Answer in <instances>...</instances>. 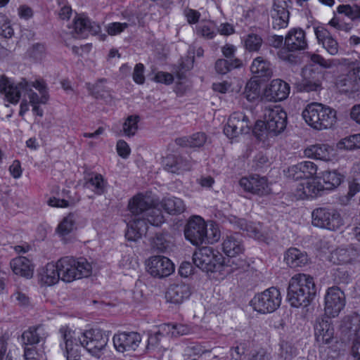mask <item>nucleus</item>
<instances>
[{
    "instance_id": "12",
    "label": "nucleus",
    "mask_w": 360,
    "mask_h": 360,
    "mask_svg": "<svg viewBox=\"0 0 360 360\" xmlns=\"http://www.w3.org/2000/svg\"><path fill=\"white\" fill-rule=\"evenodd\" d=\"M324 300L325 315L328 318L338 316L345 305V294L336 286L327 290Z\"/></svg>"
},
{
    "instance_id": "48",
    "label": "nucleus",
    "mask_w": 360,
    "mask_h": 360,
    "mask_svg": "<svg viewBox=\"0 0 360 360\" xmlns=\"http://www.w3.org/2000/svg\"><path fill=\"white\" fill-rule=\"evenodd\" d=\"M198 35L206 39H212L216 36L215 25L211 22L206 24L199 25L196 27Z\"/></svg>"
},
{
    "instance_id": "17",
    "label": "nucleus",
    "mask_w": 360,
    "mask_h": 360,
    "mask_svg": "<svg viewBox=\"0 0 360 360\" xmlns=\"http://www.w3.org/2000/svg\"><path fill=\"white\" fill-rule=\"evenodd\" d=\"M141 338L138 333H120L113 337V345L120 352L134 351L139 347Z\"/></svg>"
},
{
    "instance_id": "6",
    "label": "nucleus",
    "mask_w": 360,
    "mask_h": 360,
    "mask_svg": "<svg viewBox=\"0 0 360 360\" xmlns=\"http://www.w3.org/2000/svg\"><path fill=\"white\" fill-rule=\"evenodd\" d=\"M184 236L195 246H199L207 240L208 243H213L219 238V233L216 231L213 238L209 240L206 223L199 216H195L188 220L184 228Z\"/></svg>"
},
{
    "instance_id": "30",
    "label": "nucleus",
    "mask_w": 360,
    "mask_h": 360,
    "mask_svg": "<svg viewBox=\"0 0 360 360\" xmlns=\"http://www.w3.org/2000/svg\"><path fill=\"white\" fill-rule=\"evenodd\" d=\"M164 168L171 173H179L188 170L191 168L190 163L181 156L168 155L162 160Z\"/></svg>"
},
{
    "instance_id": "25",
    "label": "nucleus",
    "mask_w": 360,
    "mask_h": 360,
    "mask_svg": "<svg viewBox=\"0 0 360 360\" xmlns=\"http://www.w3.org/2000/svg\"><path fill=\"white\" fill-rule=\"evenodd\" d=\"M74 30L79 37L85 38L89 34H96L101 31L98 24L91 22L87 18L79 15L74 20Z\"/></svg>"
},
{
    "instance_id": "54",
    "label": "nucleus",
    "mask_w": 360,
    "mask_h": 360,
    "mask_svg": "<svg viewBox=\"0 0 360 360\" xmlns=\"http://www.w3.org/2000/svg\"><path fill=\"white\" fill-rule=\"evenodd\" d=\"M30 103L33 105H39V103H46L49 99L48 92H44L41 94V97L38 94L30 89V92L28 95Z\"/></svg>"
},
{
    "instance_id": "10",
    "label": "nucleus",
    "mask_w": 360,
    "mask_h": 360,
    "mask_svg": "<svg viewBox=\"0 0 360 360\" xmlns=\"http://www.w3.org/2000/svg\"><path fill=\"white\" fill-rule=\"evenodd\" d=\"M281 302L280 291L274 287L257 294L251 300L254 309L262 314L274 312L279 307Z\"/></svg>"
},
{
    "instance_id": "31",
    "label": "nucleus",
    "mask_w": 360,
    "mask_h": 360,
    "mask_svg": "<svg viewBox=\"0 0 360 360\" xmlns=\"http://www.w3.org/2000/svg\"><path fill=\"white\" fill-rule=\"evenodd\" d=\"M13 272L18 276L29 278L32 276L33 267L31 262L25 257L20 256L10 262Z\"/></svg>"
},
{
    "instance_id": "37",
    "label": "nucleus",
    "mask_w": 360,
    "mask_h": 360,
    "mask_svg": "<svg viewBox=\"0 0 360 360\" xmlns=\"http://www.w3.org/2000/svg\"><path fill=\"white\" fill-rule=\"evenodd\" d=\"M238 224L240 229L246 231L250 237L259 240H264L265 239L264 233L260 224L247 222L244 219H240Z\"/></svg>"
},
{
    "instance_id": "5",
    "label": "nucleus",
    "mask_w": 360,
    "mask_h": 360,
    "mask_svg": "<svg viewBox=\"0 0 360 360\" xmlns=\"http://www.w3.org/2000/svg\"><path fill=\"white\" fill-rule=\"evenodd\" d=\"M60 279L70 283L76 279L89 276L92 272L91 264L85 258L75 259L65 257L58 261Z\"/></svg>"
},
{
    "instance_id": "35",
    "label": "nucleus",
    "mask_w": 360,
    "mask_h": 360,
    "mask_svg": "<svg viewBox=\"0 0 360 360\" xmlns=\"http://www.w3.org/2000/svg\"><path fill=\"white\" fill-rule=\"evenodd\" d=\"M160 205L169 214H179L186 210L184 201L175 197L163 198Z\"/></svg>"
},
{
    "instance_id": "47",
    "label": "nucleus",
    "mask_w": 360,
    "mask_h": 360,
    "mask_svg": "<svg viewBox=\"0 0 360 360\" xmlns=\"http://www.w3.org/2000/svg\"><path fill=\"white\" fill-rule=\"evenodd\" d=\"M171 244L164 235L156 234L152 241V248L160 252H165L170 249Z\"/></svg>"
},
{
    "instance_id": "38",
    "label": "nucleus",
    "mask_w": 360,
    "mask_h": 360,
    "mask_svg": "<svg viewBox=\"0 0 360 360\" xmlns=\"http://www.w3.org/2000/svg\"><path fill=\"white\" fill-rule=\"evenodd\" d=\"M322 188L324 190H332L341 184L342 176L335 170L325 171L322 174Z\"/></svg>"
},
{
    "instance_id": "64",
    "label": "nucleus",
    "mask_w": 360,
    "mask_h": 360,
    "mask_svg": "<svg viewBox=\"0 0 360 360\" xmlns=\"http://www.w3.org/2000/svg\"><path fill=\"white\" fill-rule=\"evenodd\" d=\"M9 172L13 178L18 179L22 174L20 163L18 160H15L9 167Z\"/></svg>"
},
{
    "instance_id": "22",
    "label": "nucleus",
    "mask_w": 360,
    "mask_h": 360,
    "mask_svg": "<svg viewBox=\"0 0 360 360\" xmlns=\"http://www.w3.org/2000/svg\"><path fill=\"white\" fill-rule=\"evenodd\" d=\"M284 44L288 51L304 50L307 47L305 32L300 28L291 29L285 37Z\"/></svg>"
},
{
    "instance_id": "23",
    "label": "nucleus",
    "mask_w": 360,
    "mask_h": 360,
    "mask_svg": "<svg viewBox=\"0 0 360 360\" xmlns=\"http://www.w3.org/2000/svg\"><path fill=\"white\" fill-rule=\"evenodd\" d=\"M290 86L285 82L276 79L271 81L266 89L264 96L266 99L274 101H281L285 99L290 94Z\"/></svg>"
},
{
    "instance_id": "19",
    "label": "nucleus",
    "mask_w": 360,
    "mask_h": 360,
    "mask_svg": "<svg viewBox=\"0 0 360 360\" xmlns=\"http://www.w3.org/2000/svg\"><path fill=\"white\" fill-rule=\"evenodd\" d=\"M302 79L297 84V88L301 91H317L321 87L320 73L311 65L302 68Z\"/></svg>"
},
{
    "instance_id": "24",
    "label": "nucleus",
    "mask_w": 360,
    "mask_h": 360,
    "mask_svg": "<svg viewBox=\"0 0 360 360\" xmlns=\"http://www.w3.org/2000/svg\"><path fill=\"white\" fill-rule=\"evenodd\" d=\"M222 250L231 258L243 253L245 248L241 236L238 233L226 236L222 243Z\"/></svg>"
},
{
    "instance_id": "50",
    "label": "nucleus",
    "mask_w": 360,
    "mask_h": 360,
    "mask_svg": "<svg viewBox=\"0 0 360 360\" xmlns=\"http://www.w3.org/2000/svg\"><path fill=\"white\" fill-rule=\"evenodd\" d=\"M303 179L313 177L317 172V165L311 161H304L299 163Z\"/></svg>"
},
{
    "instance_id": "55",
    "label": "nucleus",
    "mask_w": 360,
    "mask_h": 360,
    "mask_svg": "<svg viewBox=\"0 0 360 360\" xmlns=\"http://www.w3.org/2000/svg\"><path fill=\"white\" fill-rule=\"evenodd\" d=\"M144 65L142 63H138L135 65L133 72V79L138 84H142L145 82Z\"/></svg>"
},
{
    "instance_id": "51",
    "label": "nucleus",
    "mask_w": 360,
    "mask_h": 360,
    "mask_svg": "<svg viewBox=\"0 0 360 360\" xmlns=\"http://www.w3.org/2000/svg\"><path fill=\"white\" fill-rule=\"evenodd\" d=\"M339 13H344L352 20L360 18V7L356 5H340L338 7Z\"/></svg>"
},
{
    "instance_id": "1",
    "label": "nucleus",
    "mask_w": 360,
    "mask_h": 360,
    "mask_svg": "<svg viewBox=\"0 0 360 360\" xmlns=\"http://www.w3.org/2000/svg\"><path fill=\"white\" fill-rule=\"evenodd\" d=\"M128 208L131 213L125 233L128 240L136 241L141 238L146 233L148 224L159 226L165 222L161 210L153 206L151 198L142 193L130 199Z\"/></svg>"
},
{
    "instance_id": "39",
    "label": "nucleus",
    "mask_w": 360,
    "mask_h": 360,
    "mask_svg": "<svg viewBox=\"0 0 360 360\" xmlns=\"http://www.w3.org/2000/svg\"><path fill=\"white\" fill-rule=\"evenodd\" d=\"M300 190L302 191L304 197L313 198L319 195L320 192L324 190L321 184L315 180H309L300 184Z\"/></svg>"
},
{
    "instance_id": "57",
    "label": "nucleus",
    "mask_w": 360,
    "mask_h": 360,
    "mask_svg": "<svg viewBox=\"0 0 360 360\" xmlns=\"http://www.w3.org/2000/svg\"><path fill=\"white\" fill-rule=\"evenodd\" d=\"M284 173L289 179L295 180L303 179L299 163L289 167L286 170H284Z\"/></svg>"
},
{
    "instance_id": "41",
    "label": "nucleus",
    "mask_w": 360,
    "mask_h": 360,
    "mask_svg": "<svg viewBox=\"0 0 360 360\" xmlns=\"http://www.w3.org/2000/svg\"><path fill=\"white\" fill-rule=\"evenodd\" d=\"M77 216L75 213H70L65 217L58 224L56 231L60 236H65L70 233L75 226Z\"/></svg>"
},
{
    "instance_id": "62",
    "label": "nucleus",
    "mask_w": 360,
    "mask_h": 360,
    "mask_svg": "<svg viewBox=\"0 0 360 360\" xmlns=\"http://www.w3.org/2000/svg\"><path fill=\"white\" fill-rule=\"evenodd\" d=\"M184 14L189 24L196 23L198 21L200 16V13L198 11L193 9L185 10Z\"/></svg>"
},
{
    "instance_id": "7",
    "label": "nucleus",
    "mask_w": 360,
    "mask_h": 360,
    "mask_svg": "<svg viewBox=\"0 0 360 360\" xmlns=\"http://www.w3.org/2000/svg\"><path fill=\"white\" fill-rule=\"evenodd\" d=\"M194 264L205 272H214L220 270L224 258L221 254L211 247H202L193 255Z\"/></svg>"
},
{
    "instance_id": "20",
    "label": "nucleus",
    "mask_w": 360,
    "mask_h": 360,
    "mask_svg": "<svg viewBox=\"0 0 360 360\" xmlns=\"http://www.w3.org/2000/svg\"><path fill=\"white\" fill-rule=\"evenodd\" d=\"M285 0H275L271 12L273 28L280 30L288 25L290 13Z\"/></svg>"
},
{
    "instance_id": "13",
    "label": "nucleus",
    "mask_w": 360,
    "mask_h": 360,
    "mask_svg": "<svg viewBox=\"0 0 360 360\" xmlns=\"http://www.w3.org/2000/svg\"><path fill=\"white\" fill-rule=\"evenodd\" d=\"M146 269L153 277L162 278L172 274L174 271V266L166 257L153 256L147 261Z\"/></svg>"
},
{
    "instance_id": "44",
    "label": "nucleus",
    "mask_w": 360,
    "mask_h": 360,
    "mask_svg": "<svg viewBox=\"0 0 360 360\" xmlns=\"http://www.w3.org/2000/svg\"><path fill=\"white\" fill-rule=\"evenodd\" d=\"M262 42V37L254 33L248 34L243 39L244 46L249 51H259Z\"/></svg>"
},
{
    "instance_id": "61",
    "label": "nucleus",
    "mask_w": 360,
    "mask_h": 360,
    "mask_svg": "<svg viewBox=\"0 0 360 360\" xmlns=\"http://www.w3.org/2000/svg\"><path fill=\"white\" fill-rule=\"evenodd\" d=\"M117 151L120 156L127 158L130 154V148L124 140H119L117 143Z\"/></svg>"
},
{
    "instance_id": "33",
    "label": "nucleus",
    "mask_w": 360,
    "mask_h": 360,
    "mask_svg": "<svg viewBox=\"0 0 360 360\" xmlns=\"http://www.w3.org/2000/svg\"><path fill=\"white\" fill-rule=\"evenodd\" d=\"M284 259L291 268L302 267L308 263L307 255L295 248H290L285 252Z\"/></svg>"
},
{
    "instance_id": "3",
    "label": "nucleus",
    "mask_w": 360,
    "mask_h": 360,
    "mask_svg": "<svg viewBox=\"0 0 360 360\" xmlns=\"http://www.w3.org/2000/svg\"><path fill=\"white\" fill-rule=\"evenodd\" d=\"M302 115L309 126L319 131L331 129L337 122L336 111L320 103L308 104Z\"/></svg>"
},
{
    "instance_id": "11",
    "label": "nucleus",
    "mask_w": 360,
    "mask_h": 360,
    "mask_svg": "<svg viewBox=\"0 0 360 360\" xmlns=\"http://www.w3.org/2000/svg\"><path fill=\"white\" fill-rule=\"evenodd\" d=\"M59 334L63 342L60 346L64 350L67 360H79L80 358V340L76 332L69 326H62Z\"/></svg>"
},
{
    "instance_id": "29",
    "label": "nucleus",
    "mask_w": 360,
    "mask_h": 360,
    "mask_svg": "<svg viewBox=\"0 0 360 360\" xmlns=\"http://www.w3.org/2000/svg\"><path fill=\"white\" fill-rule=\"evenodd\" d=\"M304 153L309 158L329 161L333 156V148L328 144H316L307 148Z\"/></svg>"
},
{
    "instance_id": "9",
    "label": "nucleus",
    "mask_w": 360,
    "mask_h": 360,
    "mask_svg": "<svg viewBox=\"0 0 360 360\" xmlns=\"http://www.w3.org/2000/svg\"><path fill=\"white\" fill-rule=\"evenodd\" d=\"M81 345L93 356L99 357L108 342V335L99 328L85 330L79 335Z\"/></svg>"
},
{
    "instance_id": "32",
    "label": "nucleus",
    "mask_w": 360,
    "mask_h": 360,
    "mask_svg": "<svg viewBox=\"0 0 360 360\" xmlns=\"http://www.w3.org/2000/svg\"><path fill=\"white\" fill-rule=\"evenodd\" d=\"M337 86L341 93L351 95L360 91V86L357 83L354 72L349 70L347 74L340 78Z\"/></svg>"
},
{
    "instance_id": "2",
    "label": "nucleus",
    "mask_w": 360,
    "mask_h": 360,
    "mask_svg": "<svg viewBox=\"0 0 360 360\" xmlns=\"http://www.w3.org/2000/svg\"><path fill=\"white\" fill-rule=\"evenodd\" d=\"M316 295L313 277L304 274L293 276L289 282L287 300L293 307H307Z\"/></svg>"
},
{
    "instance_id": "34",
    "label": "nucleus",
    "mask_w": 360,
    "mask_h": 360,
    "mask_svg": "<svg viewBox=\"0 0 360 360\" xmlns=\"http://www.w3.org/2000/svg\"><path fill=\"white\" fill-rule=\"evenodd\" d=\"M358 256V250L352 245L348 248H339L332 252V259L338 264L349 263Z\"/></svg>"
},
{
    "instance_id": "53",
    "label": "nucleus",
    "mask_w": 360,
    "mask_h": 360,
    "mask_svg": "<svg viewBox=\"0 0 360 360\" xmlns=\"http://www.w3.org/2000/svg\"><path fill=\"white\" fill-rule=\"evenodd\" d=\"M129 27L127 22H112L108 25L106 30L110 35H116L122 32Z\"/></svg>"
},
{
    "instance_id": "21",
    "label": "nucleus",
    "mask_w": 360,
    "mask_h": 360,
    "mask_svg": "<svg viewBox=\"0 0 360 360\" xmlns=\"http://www.w3.org/2000/svg\"><path fill=\"white\" fill-rule=\"evenodd\" d=\"M314 34L319 44L327 51L330 56H336L340 51V45L336 39L323 27H314Z\"/></svg>"
},
{
    "instance_id": "14",
    "label": "nucleus",
    "mask_w": 360,
    "mask_h": 360,
    "mask_svg": "<svg viewBox=\"0 0 360 360\" xmlns=\"http://www.w3.org/2000/svg\"><path fill=\"white\" fill-rule=\"evenodd\" d=\"M28 82L23 79L15 84L5 75L0 77V94L4 95V100L12 104H17L20 98L21 91L27 90Z\"/></svg>"
},
{
    "instance_id": "58",
    "label": "nucleus",
    "mask_w": 360,
    "mask_h": 360,
    "mask_svg": "<svg viewBox=\"0 0 360 360\" xmlns=\"http://www.w3.org/2000/svg\"><path fill=\"white\" fill-rule=\"evenodd\" d=\"M245 345L240 343L236 347L231 348L230 355L231 360H241L245 355Z\"/></svg>"
},
{
    "instance_id": "59",
    "label": "nucleus",
    "mask_w": 360,
    "mask_h": 360,
    "mask_svg": "<svg viewBox=\"0 0 360 360\" xmlns=\"http://www.w3.org/2000/svg\"><path fill=\"white\" fill-rule=\"evenodd\" d=\"M162 325L160 326L158 330L155 333L149 336L148 340V345L153 347L158 346L160 342L161 338L165 335H168L167 332H162Z\"/></svg>"
},
{
    "instance_id": "56",
    "label": "nucleus",
    "mask_w": 360,
    "mask_h": 360,
    "mask_svg": "<svg viewBox=\"0 0 360 360\" xmlns=\"http://www.w3.org/2000/svg\"><path fill=\"white\" fill-rule=\"evenodd\" d=\"M354 139H353L352 135L345 137L341 139L338 143L337 147L340 150H352L356 149Z\"/></svg>"
},
{
    "instance_id": "18",
    "label": "nucleus",
    "mask_w": 360,
    "mask_h": 360,
    "mask_svg": "<svg viewBox=\"0 0 360 360\" xmlns=\"http://www.w3.org/2000/svg\"><path fill=\"white\" fill-rule=\"evenodd\" d=\"M316 341L321 345L329 344L334 337V328L328 317H318L314 323Z\"/></svg>"
},
{
    "instance_id": "45",
    "label": "nucleus",
    "mask_w": 360,
    "mask_h": 360,
    "mask_svg": "<svg viewBox=\"0 0 360 360\" xmlns=\"http://www.w3.org/2000/svg\"><path fill=\"white\" fill-rule=\"evenodd\" d=\"M139 117L138 115L129 116L123 124V132L125 136H133L138 129V122Z\"/></svg>"
},
{
    "instance_id": "43",
    "label": "nucleus",
    "mask_w": 360,
    "mask_h": 360,
    "mask_svg": "<svg viewBox=\"0 0 360 360\" xmlns=\"http://www.w3.org/2000/svg\"><path fill=\"white\" fill-rule=\"evenodd\" d=\"M191 330V328L187 325L172 323L162 324V332H167L168 335H170L172 337L187 335Z\"/></svg>"
},
{
    "instance_id": "26",
    "label": "nucleus",
    "mask_w": 360,
    "mask_h": 360,
    "mask_svg": "<svg viewBox=\"0 0 360 360\" xmlns=\"http://www.w3.org/2000/svg\"><path fill=\"white\" fill-rule=\"evenodd\" d=\"M49 336L46 328L43 325L31 326L22 335L23 343L25 345H33L41 342H44Z\"/></svg>"
},
{
    "instance_id": "52",
    "label": "nucleus",
    "mask_w": 360,
    "mask_h": 360,
    "mask_svg": "<svg viewBox=\"0 0 360 360\" xmlns=\"http://www.w3.org/2000/svg\"><path fill=\"white\" fill-rule=\"evenodd\" d=\"M88 184L94 188V192L98 195H101L104 192L105 186L104 180L101 174H96L94 176L91 177Z\"/></svg>"
},
{
    "instance_id": "63",
    "label": "nucleus",
    "mask_w": 360,
    "mask_h": 360,
    "mask_svg": "<svg viewBox=\"0 0 360 360\" xmlns=\"http://www.w3.org/2000/svg\"><path fill=\"white\" fill-rule=\"evenodd\" d=\"M11 297L20 306H27L30 302L29 297L20 292L13 293Z\"/></svg>"
},
{
    "instance_id": "60",
    "label": "nucleus",
    "mask_w": 360,
    "mask_h": 360,
    "mask_svg": "<svg viewBox=\"0 0 360 360\" xmlns=\"http://www.w3.org/2000/svg\"><path fill=\"white\" fill-rule=\"evenodd\" d=\"M158 83H162L167 85L171 84L174 81V77L172 74L165 72H158L154 78Z\"/></svg>"
},
{
    "instance_id": "49",
    "label": "nucleus",
    "mask_w": 360,
    "mask_h": 360,
    "mask_svg": "<svg viewBox=\"0 0 360 360\" xmlns=\"http://www.w3.org/2000/svg\"><path fill=\"white\" fill-rule=\"evenodd\" d=\"M310 59L313 63L318 64L326 69H330L336 67L340 63L339 60L326 59L321 55L316 53L311 54Z\"/></svg>"
},
{
    "instance_id": "27",
    "label": "nucleus",
    "mask_w": 360,
    "mask_h": 360,
    "mask_svg": "<svg viewBox=\"0 0 360 360\" xmlns=\"http://www.w3.org/2000/svg\"><path fill=\"white\" fill-rule=\"evenodd\" d=\"M60 279V271L58 267V262L48 263L39 272V282L46 285H53Z\"/></svg>"
},
{
    "instance_id": "36",
    "label": "nucleus",
    "mask_w": 360,
    "mask_h": 360,
    "mask_svg": "<svg viewBox=\"0 0 360 360\" xmlns=\"http://www.w3.org/2000/svg\"><path fill=\"white\" fill-rule=\"evenodd\" d=\"M250 70L257 77H269L272 74L269 63L260 56L253 60Z\"/></svg>"
},
{
    "instance_id": "28",
    "label": "nucleus",
    "mask_w": 360,
    "mask_h": 360,
    "mask_svg": "<svg viewBox=\"0 0 360 360\" xmlns=\"http://www.w3.org/2000/svg\"><path fill=\"white\" fill-rule=\"evenodd\" d=\"M191 295L190 288L184 283L171 285L165 295L167 300L174 304H180Z\"/></svg>"
},
{
    "instance_id": "46",
    "label": "nucleus",
    "mask_w": 360,
    "mask_h": 360,
    "mask_svg": "<svg viewBox=\"0 0 360 360\" xmlns=\"http://www.w3.org/2000/svg\"><path fill=\"white\" fill-rule=\"evenodd\" d=\"M245 97L249 101H255L259 94V84L255 80H250L245 85L243 93Z\"/></svg>"
},
{
    "instance_id": "4",
    "label": "nucleus",
    "mask_w": 360,
    "mask_h": 360,
    "mask_svg": "<svg viewBox=\"0 0 360 360\" xmlns=\"http://www.w3.org/2000/svg\"><path fill=\"white\" fill-rule=\"evenodd\" d=\"M264 121H258L254 129V132L260 140L262 134H258L257 130L265 127L268 136H276L281 134L287 125V114L279 106H266L264 109Z\"/></svg>"
},
{
    "instance_id": "8",
    "label": "nucleus",
    "mask_w": 360,
    "mask_h": 360,
    "mask_svg": "<svg viewBox=\"0 0 360 360\" xmlns=\"http://www.w3.org/2000/svg\"><path fill=\"white\" fill-rule=\"evenodd\" d=\"M311 218L314 226L330 231H336L343 225L340 212L333 208H316L312 212Z\"/></svg>"
},
{
    "instance_id": "42",
    "label": "nucleus",
    "mask_w": 360,
    "mask_h": 360,
    "mask_svg": "<svg viewBox=\"0 0 360 360\" xmlns=\"http://www.w3.org/2000/svg\"><path fill=\"white\" fill-rule=\"evenodd\" d=\"M241 65V61L239 59L233 60L218 59L215 63V70L219 74L225 75L232 69L238 68Z\"/></svg>"
},
{
    "instance_id": "40",
    "label": "nucleus",
    "mask_w": 360,
    "mask_h": 360,
    "mask_svg": "<svg viewBox=\"0 0 360 360\" xmlns=\"http://www.w3.org/2000/svg\"><path fill=\"white\" fill-rule=\"evenodd\" d=\"M207 136L205 133L198 132L189 137L177 140V143L184 147H200L206 142Z\"/></svg>"
},
{
    "instance_id": "16",
    "label": "nucleus",
    "mask_w": 360,
    "mask_h": 360,
    "mask_svg": "<svg viewBox=\"0 0 360 360\" xmlns=\"http://www.w3.org/2000/svg\"><path fill=\"white\" fill-rule=\"evenodd\" d=\"M239 184L245 191L258 195H266L271 192L266 178L259 175L243 177Z\"/></svg>"
},
{
    "instance_id": "15",
    "label": "nucleus",
    "mask_w": 360,
    "mask_h": 360,
    "mask_svg": "<svg viewBox=\"0 0 360 360\" xmlns=\"http://www.w3.org/2000/svg\"><path fill=\"white\" fill-rule=\"evenodd\" d=\"M250 131L249 120L246 115L241 112L233 113L224 127V134L229 138H233L240 134H247Z\"/></svg>"
}]
</instances>
